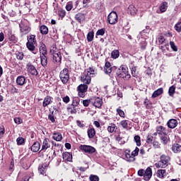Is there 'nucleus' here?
<instances>
[{
  "label": "nucleus",
  "mask_w": 181,
  "mask_h": 181,
  "mask_svg": "<svg viewBox=\"0 0 181 181\" xmlns=\"http://www.w3.org/2000/svg\"><path fill=\"white\" fill-rule=\"evenodd\" d=\"M116 71V76L118 78H123L125 81H128L131 78V74L128 71V67L124 65H122L119 68H117L115 70Z\"/></svg>",
  "instance_id": "1"
},
{
  "label": "nucleus",
  "mask_w": 181,
  "mask_h": 181,
  "mask_svg": "<svg viewBox=\"0 0 181 181\" xmlns=\"http://www.w3.org/2000/svg\"><path fill=\"white\" fill-rule=\"evenodd\" d=\"M27 40L26 46L28 50L32 52L33 54H36L37 53V49H36V47H35V45H36V35H31L28 36Z\"/></svg>",
  "instance_id": "2"
},
{
  "label": "nucleus",
  "mask_w": 181,
  "mask_h": 181,
  "mask_svg": "<svg viewBox=\"0 0 181 181\" xmlns=\"http://www.w3.org/2000/svg\"><path fill=\"white\" fill-rule=\"evenodd\" d=\"M170 161V157H169V156L163 154L160 156V160L156 163L154 165L158 169H159V168L164 169L165 168H167V166H168Z\"/></svg>",
  "instance_id": "3"
},
{
  "label": "nucleus",
  "mask_w": 181,
  "mask_h": 181,
  "mask_svg": "<svg viewBox=\"0 0 181 181\" xmlns=\"http://www.w3.org/2000/svg\"><path fill=\"white\" fill-rule=\"evenodd\" d=\"M20 31L22 35H28L31 30L30 26H29V22L24 20L19 24Z\"/></svg>",
  "instance_id": "4"
},
{
  "label": "nucleus",
  "mask_w": 181,
  "mask_h": 181,
  "mask_svg": "<svg viewBox=\"0 0 181 181\" xmlns=\"http://www.w3.org/2000/svg\"><path fill=\"white\" fill-rule=\"evenodd\" d=\"M138 175L139 176H144V180L148 181L152 177V168L148 167L146 170H139Z\"/></svg>",
  "instance_id": "5"
},
{
  "label": "nucleus",
  "mask_w": 181,
  "mask_h": 181,
  "mask_svg": "<svg viewBox=\"0 0 181 181\" xmlns=\"http://www.w3.org/2000/svg\"><path fill=\"white\" fill-rule=\"evenodd\" d=\"M59 78L63 84H67L69 80H70V76L69 75V69H64L59 74Z\"/></svg>",
  "instance_id": "6"
},
{
  "label": "nucleus",
  "mask_w": 181,
  "mask_h": 181,
  "mask_svg": "<svg viewBox=\"0 0 181 181\" xmlns=\"http://www.w3.org/2000/svg\"><path fill=\"white\" fill-rule=\"evenodd\" d=\"M52 53V62L55 64H60L62 63V54L59 51H55L54 48L51 49Z\"/></svg>",
  "instance_id": "7"
},
{
  "label": "nucleus",
  "mask_w": 181,
  "mask_h": 181,
  "mask_svg": "<svg viewBox=\"0 0 181 181\" xmlns=\"http://www.w3.org/2000/svg\"><path fill=\"white\" fill-rule=\"evenodd\" d=\"M107 22L110 25H115L118 23V14L117 12L112 11L107 16Z\"/></svg>",
  "instance_id": "8"
},
{
  "label": "nucleus",
  "mask_w": 181,
  "mask_h": 181,
  "mask_svg": "<svg viewBox=\"0 0 181 181\" xmlns=\"http://www.w3.org/2000/svg\"><path fill=\"white\" fill-rule=\"evenodd\" d=\"M77 90L78 95L81 97V98H84L86 97V93H87V90H88V86L81 84L78 86Z\"/></svg>",
  "instance_id": "9"
},
{
  "label": "nucleus",
  "mask_w": 181,
  "mask_h": 181,
  "mask_svg": "<svg viewBox=\"0 0 181 181\" xmlns=\"http://www.w3.org/2000/svg\"><path fill=\"white\" fill-rule=\"evenodd\" d=\"M79 149L85 152V153L91 154V153H95V148L91 146H88V145H81L79 147Z\"/></svg>",
  "instance_id": "10"
},
{
  "label": "nucleus",
  "mask_w": 181,
  "mask_h": 181,
  "mask_svg": "<svg viewBox=\"0 0 181 181\" xmlns=\"http://www.w3.org/2000/svg\"><path fill=\"white\" fill-rule=\"evenodd\" d=\"M117 69V66H111V63L107 62L105 64L104 71L105 74H111L114 70Z\"/></svg>",
  "instance_id": "11"
},
{
  "label": "nucleus",
  "mask_w": 181,
  "mask_h": 181,
  "mask_svg": "<svg viewBox=\"0 0 181 181\" xmlns=\"http://www.w3.org/2000/svg\"><path fill=\"white\" fill-rule=\"evenodd\" d=\"M81 80L83 84H90V83H91V76L84 72L81 77Z\"/></svg>",
  "instance_id": "12"
},
{
  "label": "nucleus",
  "mask_w": 181,
  "mask_h": 181,
  "mask_svg": "<svg viewBox=\"0 0 181 181\" xmlns=\"http://www.w3.org/2000/svg\"><path fill=\"white\" fill-rule=\"evenodd\" d=\"M47 168H49V164L43 163L38 167V172L40 175L46 176V172H47Z\"/></svg>",
  "instance_id": "13"
},
{
  "label": "nucleus",
  "mask_w": 181,
  "mask_h": 181,
  "mask_svg": "<svg viewBox=\"0 0 181 181\" xmlns=\"http://www.w3.org/2000/svg\"><path fill=\"white\" fill-rule=\"evenodd\" d=\"M27 70L28 73H30V74H32V76H37V74H39L37 73V70L36 69L35 66L32 65V64H27Z\"/></svg>",
  "instance_id": "14"
},
{
  "label": "nucleus",
  "mask_w": 181,
  "mask_h": 181,
  "mask_svg": "<svg viewBox=\"0 0 181 181\" xmlns=\"http://www.w3.org/2000/svg\"><path fill=\"white\" fill-rule=\"evenodd\" d=\"M92 104L96 108H101V105H103V99L100 98H95L92 99Z\"/></svg>",
  "instance_id": "15"
},
{
  "label": "nucleus",
  "mask_w": 181,
  "mask_h": 181,
  "mask_svg": "<svg viewBox=\"0 0 181 181\" xmlns=\"http://www.w3.org/2000/svg\"><path fill=\"white\" fill-rule=\"evenodd\" d=\"M177 120L176 119H170L167 122V127L170 128V129H174V128H176L177 127Z\"/></svg>",
  "instance_id": "16"
},
{
  "label": "nucleus",
  "mask_w": 181,
  "mask_h": 181,
  "mask_svg": "<svg viewBox=\"0 0 181 181\" xmlns=\"http://www.w3.org/2000/svg\"><path fill=\"white\" fill-rule=\"evenodd\" d=\"M156 131L160 135H168V134H169V131L163 126H158Z\"/></svg>",
  "instance_id": "17"
},
{
  "label": "nucleus",
  "mask_w": 181,
  "mask_h": 181,
  "mask_svg": "<svg viewBox=\"0 0 181 181\" xmlns=\"http://www.w3.org/2000/svg\"><path fill=\"white\" fill-rule=\"evenodd\" d=\"M124 154L126 160H127V162H135V158L131 157V150L126 149L124 151Z\"/></svg>",
  "instance_id": "18"
},
{
  "label": "nucleus",
  "mask_w": 181,
  "mask_h": 181,
  "mask_svg": "<svg viewBox=\"0 0 181 181\" xmlns=\"http://www.w3.org/2000/svg\"><path fill=\"white\" fill-rule=\"evenodd\" d=\"M171 149L174 153H180L181 145L177 143H175L173 144Z\"/></svg>",
  "instance_id": "19"
},
{
  "label": "nucleus",
  "mask_w": 181,
  "mask_h": 181,
  "mask_svg": "<svg viewBox=\"0 0 181 181\" xmlns=\"http://www.w3.org/2000/svg\"><path fill=\"white\" fill-rule=\"evenodd\" d=\"M40 149V143L39 141H35L30 147V150L32 152L36 153L39 152V150Z\"/></svg>",
  "instance_id": "20"
},
{
  "label": "nucleus",
  "mask_w": 181,
  "mask_h": 181,
  "mask_svg": "<svg viewBox=\"0 0 181 181\" xmlns=\"http://www.w3.org/2000/svg\"><path fill=\"white\" fill-rule=\"evenodd\" d=\"M136 12H138V9L135 8V6L131 4L128 7V13H130L132 16H135L136 15Z\"/></svg>",
  "instance_id": "21"
},
{
  "label": "nucleus",
  "mask_w": 181,
  "mask_h": 181,
  "mask_svg": "<svg viewBox=\"0 0 181 181\" xmlns=\"http://www.w3.org/2000/svg\"><path fill=\"white\" fill-rule=\"evenodd\" d=\"M75 19L79 23H81V22L86 21V15H84V13H78L75 16Z\"/></svg>",
  "instance_id": "22"
},
{
  "label": "nucleus",
  "mask_w": 181,
  "mask_h": 181,
  "mask_svg": "<svg viewBox=\"0 0 181 181\" xmlns=\"http://www.w3.org/2000/svg\"><path fill=\"white\" fill-rule=\"evenodd\" d=\"M16 83L18 86H24L25 83H26V78L23 76H19L16 78Z\"/></svg>",
  "instance_id": "23"
},
{
  "label": "nucleus",
  "mask_w": 181,
  "mask_h": 181,
  "mask_svg": "<svg viewBox=\"0 0 181 181\" xmlns=\"http://www.w3.org/2000/svg\"><path fill=\"white\" fill-rule=\"evenodd\" d=\"M168 2L163 1L160 6H159V9H160V13H163V12H166L168 11Z\"/></svg>",
  "instance_id": "24"
},
{
  "label": "nucleus",
  "mask_w": 181,
  "mask_h": 181,
  "mask_svg": "<svg viewBox=\"0 0 181 181\" xmlns=\"http://www.w3.org/2000/svg\"><path fill=\"white\" fill-rule=\"evenodd\" d=\"M62 158L64 160H67V162H71V160L73 159V156L69 152H65L62 154Z\"/></svg>",
  "instance_id": "25"
},
{
  "label": "nucleus",
  "mask_w": 181,
  "mask_h": 181,
  "mask_svg": "<svg viewBox=\"0 0 181 181\" xmlns=\"http://www.w3.org/2000/svg\"><path fill=\"white\" fill-rule=\"evenodd\" d=\"M50 148V144L49 143V139H45L42 142V146L41 151H46Z\"/></svg>",
  "instance_id": "26"
},
{
  "label": "nucleus",
  "mask_w": 181,
  "mask_h": 181,
  "mask_svg": "<svg viewBox=\"0 0 181 181\" xmlns=\"http://www.w3.org/2000/svg\"><path fill=\"white\" fill-rule=\"evenodd\" d=\"M52 103V97L50 95H47L44 98L42 103V107H47V105H50Z\"/></svg>",
  "instance_id": "27"
},
{
  "label": "nucleus",
  "mask_w": 181,
  "mask_h": 181,
  "mask_svg": "<svg viewBox=\"0 0 181 181\" xmlns=\"http://www.w3.org/2000/svg\"><path fill=\"white\" fill-rule=\"evenodd\" d=\"M52 139L54 141H57V142H60V141H62V139H63V136H62V134H60L59 132H54V133H53Z\"/></svg>",
  "instance_id": "28"
},
{
  "label": "nucleus",
  "mask_w": 181,
  "mask_h": 181,
  "mask_svg": "<svg viewBox=\"0 0 181 181\" xmlns=\"http://www.w3.org/2000/svg\"><path fill=\"white\" fill-rule=\"evenodd\" d=\"M40 55H47V50L46 49V45L45 44L41 43L40 45Z\"/></svg>",
  "instance_id": "29"
},
{
  "label": "nucleus",
  "mask_w": 181,
  "mask_h": 181,
  "mask_svg": "<svg viewBox=\"0 0 181 181\" xmlns=\"http://www.w3.org/2000/svg\"><path fill=\"white\" fill-rule=\"evenodd\" d=\"M163 88H160L153 92L151 97L152 98H156V97H159V95H160V94H163Z\"/></svg>",
  "instance_id": "30"
},
{
  "label": "nucleus",
  "mask_w": 181,
  "mask_h": 181,
  "mask_svg": "<svg viewBox=\"0 0 181 181\" xmlns=\"http://www.w3.org/2000/svg\"><path fill=\"white\" fill-rule=\"evenodd\" d=\"M40 62L42 67L47 66V55H40Z\"/></svg>",
  "instance_id": "31"
},
{
  "label": "nucleus",
  "mask_w": 181,
  "mask_h": 181,
  "mask_svg": "<svg viewBox=\"0 0 181 181\" xmlns=\"http://www.w3.org/2000/svg\"><path fill=\"white\" fill-rule=\"evenodd\" d=\"M157 177H160V179H163L165 176H166V170H158L156 173Z\"/></svg>",
  "instance_id": "32"
},
{
  "label": "nucleus",
  "mask_w": 181,
  "mask_h": 181,
  "mask_svg": "<svg viewBox=\"0 0 181 181\" xmlns=\"http://www.w3.org/2000/svg\"><path fill=\"white\" fill-rule=\"evenodd\" d=\"M67 111L69 114H71V115L77 114V109L76 108L75 106H72L71 105H69L67 107Z\"/></svg>",
  "instance_id": "33"
},
{
  "label": "nucleus",
  "mask_w": 181,
  "mask_h": 181,
  "mask_svg": "<svg viewBox=\"0 0 181 181\" xmlns=\"http://www.w3.org/2000/svg\"><path fill=\"white\" fill-rule=\"evenodd\" d=\"M40 31L42 35H47L49 33V28L47 26L42 25L40 27Z\"/></svg>",
  "instance_id": "34"
},
{
  "label": "nucleus",
  "mask_w": 181,
  "mask_h": 181,
  "mask_svg": "<svg viewBox=\"0 0 181 181\" xmlns=\"http://www.w3.org/2000/svg\"><path fill=\"white\" fill-rule=\"evenodd\" d=\"M117 129H118V128L117 127V125H115L114 124H110V125L108 126V127H107V131L110 134H112V132H115V131H117Z\"/></svg>",
  "instance_id": "35"
},
{
  "label": "nucleus",
  "mask_w": 181,
  "mask_h": 181,
  "mask_svg": "<svg viewBox=\"0 0 181 181\" xmlns=\"http://www.w3.org/2000/svg\"><path fill=\"white\" fill-rule=\"evenodd\" d=\"M88 136L90 139L94 138L95 136V129H90L88 130Z\"/></svg>",
  "instance_id": "36"
},
{
  "label": "nucleus",
  "mask_w": 181,
  "mask_h": 181,
  "mask_svg": "<svg viewBox=\"0 0 181 181\" xmlns=\"http://www.w3.org/2000/svg\"><path fill=\"white\" fill-rule=\"evenodd\" d=\"M111 56L112 59H118L119 57V51L118 49H115L111 52Z\"/></svg>",
  "instance_id": "37"
},
{
  "label": "nucleus",
  "mask_w": 181,
  "mask_h": 181,
  "mask_svg": "<svg viewBox=\"0 0 181 181\" xmlns=\"http://www.w3.org/2000/svg\"><path fill=\"white\" fill-rule=\"evenodd\" d=\"M175 90H176V87H175V86H172L169 88L168 94L170 97H173V95L175 94Z\"/></svg>",
  "instance_id": "38"
},
{
  "label": "nucleus",
  "mask_w": 181,
  "mask_h": 181,
  "mask_svg": "<svg viewBox=\"0 0 181 181\" xmlns=\"http://www.w3.org/2000/svg\"><path fill=\"white\" fill-rule=\"evenodd\" d=\"M94 39V31H90L87 35L88 42H93Z\"/></svg>",
  "instance_id": "39"
},
{
  "label": "nucleus",
  "mask_w": 181,
  "mask_h": 181,
  "mask_svg": "<svg viewBox=\"0 0 181 181\" xmlns=\"http://www.w3.org/2000/svg\"><path fill=\"white\" fill-rule=\"evenodd\" d=\"M78 104H80V99L78 98H75L72 100V103L71 105L73 107H78Z\"/></svg>",
  "instance_id": "40"
},
{
  "label": "nucleus",
  "mask_w": 181,
  "mask_h": 181,
  "mask_svg": "<svg viewBox=\"0 0 181 181\" xmlns=\"http://www.w3.org/2000/svg\"><path fill=\"white\" fill-rule=\"evenodd\" d=\"M128 124H129V121L128 120H122L120 122V125L124 128V129H127L128 128Z\"/></svg>",
  "instance_id": "41"
},
{
  "label": "nucleus",
  "mask_w": 181,
  "mask_h": 181,
  "mask_svg": "<svg viewBox=\"0 0 181 181\" xmlns=\"http://www.w3.org/2000/svg\"><path fill=\"white\" fill-rule=\"evenodd\" d=\"M84 73H86V74L88 76H91L93 74H95V70H94L93 68L90 67L86 71H85Z\"/></svg>",
  "instance_id": "42"
},
{
  "label": "nucleus",
  "mask_w": 181,
  "mask_h": 181,
  "mask_svg": "<svg viewBox=\"0 0 181 181\" xmlns=\"http://www.w3.org/2000/svg\"><path fill=\"white\" fill-rule=\"evenodd\" d=\"M138 153H139V148L136 147L131 153V158H135V156H138Z\"/></svg>",
  "instance_id": "43"
},
{
  "label": "nucleus",
  "mask_w": 181,
  "mask_h": 181,
  "mask_svg": "<svg viewBox=\"0 0 181 181\" xmlns=\"http://www.w3.org/2000/svg\"><path fill=\"white\" fill-rule=\"evenodd\" d=\"M170 45L173 52H177V50H178L177 46H176V44H175L174 42L170 41Z\"/></svg>",
  "instance_id": "44"
},
{
  "label": "nucleus",
  "mask_w": 181,
  "mask_h": 181,
  "mask_svg": "<svg viewBox=\"0 0 181 181\" xmlns=\"http://www.w3.org/2000/svg\"><path fill=\"white\" fill-rule=\"evenodd\" d=\"M105 35V28H102L96 32L97 36H104Z\"/></svg>",
  "instance_id": "45"
},
{
  "label": "nucleus",
  "mask_w": 181,
  "mask_h": 181,
  "mask_svg": "<svg viewBox=\"0 0 181 181\" xmlns=\"http://www.w3.org/2000/svg\"><path fill=\"white\" fill-rule=\"evenodd\" d=\"M144 104L146 108H147L148 110H149V108H151V107H152V104H151V103L149 102V100H148V98H146L144 100Z\"/></svg>",
  "instance_id": "46"
},
{
  "label": "nucleus",
  "mask_w": 181,
  "mask_h": 181,
  "mask_svg": "<svg viewBox=\"0 0 181 181\" xmlns=\"http://www.w3.org/2000/svg\"><path fill=\"white\" fill-rule=\"evenodd\" d=\"M16 142L18 145H23L25 144V139L23 137H18L16 139Z\"/></svg>",
  "instance_id": "47"
},
{
  "label": "nucleus",
  "mask_w": 181,
  "mask_h": 181,
  "mask_svg": "<svg viewBox=\"0 0 181 181\" xmlns=\"http://www.w3.org/2000/svg\"><path fill=\"white\" fill-rule=\"evenodd\" d=\"M134 141L136 142L137 146H141V136H134Z\"/></svg>",
  "instance_id": "48"
},
{
  "label": "nucleus",
  "mask_w": 181,
  "mask_h": 181,
  "mask_svg": "<svg viewBox=\"0 0 181 181\" xmlns=\"http://www.w3.org/2000/svg\"><path fill=\"white\" fill-rule=\"evenodd\" d=\"M161 141L164 145H166V144H168V142L169 141V137H168V136L166 135L163 136H161Z\"/></svg>",
  "instance_id": "49"
},
{
  "label": "nucleus",
  "mask_w": 181,
  "mask_h": 181,
  "mask_svg": "<svg viewBox=\"0 0 181 181\" xmlns=\"http://www.w3.org/2000/svg\"><path fill=\"white\" fill-rule=\"evenodd\" d=\"M66 9L68 11H71V9H73V2L71 1L68 2L66 6Z\"/></svg>",
  "instance_id": "50"
},
{
  "label": "nucleus",
  "mask_w": 181,
  "mask_h": 181,
  "mask_svg": "<svg viewBox=\"0 0 181 181\" xmlns=\"http://www.w3.org/2000/svg\"><path fill=\"white\" fill-rule=\"evenodd\" d=\"M5 134V127L4 126H0V139L4 138V135Z\"/></svg>",
  "instance_id": "51"
},
{
  "label": "nucleus",
  "mask_w": 181,
  "mask_h": 181,
  "mask_svg": "<svg viewBox=\"0 0 181 181\" xmlns=\"http://www.w3.org/2000/svg\"><path fill=\"white\" fill-rule=\"evenodd\" d=\"M14 122L15 124H17V125H19L23 122V120L21 117H15Z\"/></svg>",
  "instance_id": "52"
},
{
  "label": "nucleus",
  "mask_w": 181,
  "mask_h": 181,
  "mask_svg": "<svg viewBox=\"0 0 181 181\" xmlns=\"http://www.w3.org/2000/svg\"><path fill=\"white\" fill-rule=\"evenodd\" d=\"M16 59H18V60H23V52H18L16 54Z\"/></svg>",
  "instance_id": "53"
},
{
  "label": "nucleus",
  "mask_w": 181,
  "mask_h": 181,
  "mask_svg": "<svg viewBox=\"0 0 181 181\" xmlns=\"http://www.w3.org/2000/svg\"><path fill=\"white\" fill-rule=\"evenodd\" d=\"M117 112L119 115V117H121L122 118L125 117V113L122 111V110L118 108L117 109Z\"/></svg>",
  "instance_id": "54"
},
{
  "label": "nucleus",
  "mask_w": 181,
  "mask_h": 181,
  "mask_svg": "<svg viewBox=\"0 0 181 181\" xmlns=\"http://www.w3.org/2000/svg\"><path fill=\"white\" fill-rule=\"evenodd\" d=\"M131 71H132V76L133 77H136L138 75L136 74V66H132L131 68Z\"/></svg>",
  "instance_id": "55"
},
{
  "label": "nucleus",
  "mask_w": 181,
  "mask_h": 181,
  "mask_svg": "<svg viewBox=\"0 0 181 181\" xmlns=\"http://www.w3.org/2000/svg\"><path fill=\"white\" fill-rule=\"evenodd\" d=\"M175 29L178 33L181 32V21L175 24Z\"/></svg>",
  "instance_id": "56"
},
{
  "label": "nucleus",
  "mask_w": 181,
  "mask_h": 181,
  "mask_svg": "<svg viewBox=\"0 0 181 181\" xmlns=\"http://www.w3.org/2000/svg\"><path fill=\"white\" fill-rule=\"evenodd\" d=\"M89 179L90 181H99L100 180V177H98V176L94 175H91L89 177Z\"/></svg>",
  "instance_id": "57"
},
{
  "label": "nucleus",
  "mask_w": 181,
  "mask_h": 181,
  "mask_svg": "<svg viewBox=\"0 0 181 181\" xmlns=\"http://www.w3.org/2000/svg\"><path fill=\"white\" fill-rule=\"evenodd\" d=\"M158 40L159 43H160V45H163V43H165V37L160 35L158 36Z\"/></svg>",
  "instance_id": "58"
},
{
  "label": "nucleus",
  "mask_w": 181,
  "mask_h": 181,
  "mask_svg": "<svg viewBox=\"0 0 181 181\" xmlns=\"http://www.w3.org/2000/svg\"><path fill=\"white\" fill-rule=\"evenodd\" d=\"M62 101H64L65 104H69V103H70V97H69L68 95L62 98Z\"/></svg>",
  "instance_id": "59"
},
{
  "label": "nucleus",
  "mask_w": 181,
  "mask_h": 181,
  "mask_svg": "<svg viewBox=\"0 0 181 181\" xmlns=\"http://www.w3.org/2000/svg\"><path fill=\"white\" fill-rule=\"evenodd\" d=\"M147 144H152L153 142V136H148L146 139Z\"/></svg>",
  "instance_id": "60"
},
{
  "label": "nucleus",
  "mask_w": 181,
  "mask_h": 181,
  "mask_svg": "<svg viewBox=\"0 0 181 181\" xmlns=\"http://www.w3.org/2000/svg\"><path fill=\"white\" fill-rule=\"evenodd\" d=\"M90 103H91V100H83V105L84 107H88V105H90Z\"/></svg>",
  "instance_id": "61"
},
{
  "label": "nucleus",
  "mask_w": 181,
  "mask_h": 181,
  "mask_svg": "<svg viewBox=\"0 0 181 181\" xmlns=\"http://www.w3.org/2000/svg\"><path fill=\"white\" fill-rule=\"evenodd\" d=\"M8 39L10 42H16V37L13 35H8Z\"/></svg>",
  "instance_id": "62"
},
{
  "label": "nucleus",
  "mask_w": 181,
  "mask_h": 181,
  "mask_svg": "<svg viewBox=\"0 0 181 181\" xmlns=\"http://www.w3.org/2000/svg\"><path fill=\"white\" fill-rule=\"evenodd\" d=\"M59 16H61V18H64V16H66V11H64V10H61V11L59 12Z\"/></svg>",
  "instance_id": "63"
},
{
  "label": "nucleus",
  "mask_w": 181,
  "mask_h": 181,
  "mask_svg": "<svg viewBox=\"0 0 181 181\" xmlns=\"http://www.w3.org/2000/svg\"><path fill=\"white\" fill-rule=\"evenodd\" d=\"M152 144H153V148H160L159 142H158V141H153Z\"/></svg>",
  "instance_id": "64"
}]
</instances>
